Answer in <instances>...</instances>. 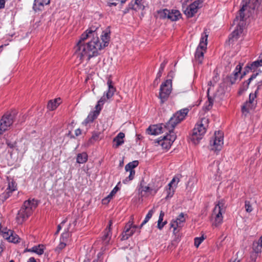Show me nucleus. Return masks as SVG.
<instances>
[{
    "label": "nucleus",
    "mask_w": 262,
    "mask_h": 262,
    "mask_svg": "<svg viewBox=\"0 0 262 262\" xmlns=\"http://www.w3.org/2000/svg\"><path fill=\"white\" fill-rule=\"evenodd\" d=\"M97 30L92 28L86 30L80 36V38L75 47V51L82 60L86 59L89 60L92 57L98 55L99 51L107 47L110 40V30L107 28L102 32L101 40L100 42L97 34Z\"/></svg>",
    "instance_id": "f257e3e1"
},
{
    "label": "nucleus",
    "mask_w": 262,
    "mask_h": 262,
    "mask_svg": "<svg viewBox=\"0 0 262 262\" xmlns=\"http://www.w3.org/2000/svg\"><path fill=\"white\" fill-rule=\"evenodd\" d=\"M189 111L188 108H184L177 112L170 118L168 122L164 125V127L168 130L169 134L162 138L161 137L157 141L158 144L161 146L163 148L168 149L170 147L177 138L173 132L174 127L185 119Z\"/></svg>",
    "instance_id": "f03ea898"
},
{
    "label": "nucleus",
    "mask_w": 262,
    "mask_h": 262,
    "mask_svg": "<svg viewBox=\"0 0 262 262\" xmlns=\"http://www.w3.org/2000/svg\"><path fill=\"white\" fill-rule=\"evenodd\" d=\"M37 206V202L35 199H29L26 201L16 217L17 223L22 224L31 214L33 209H35Z\"/></svg>",
    "instance_id": "7ed1b4c3"
},
{
    "label": "nucleus",
    "mask_w": 262,
    "mask_h": 262,
    "mask_svg": "<svg viewBox=\"0 0 262 262\" xmlns=\"http://www.w3.org/2000/svg\"><path fill=\"white\" fill-rule=\"evenodd\" d=\"M208 123V119L204 118L195 125L193 129L191 137V140L194 144L198 143L205 134Z\"/></svg>",
    "instance_id": "20e7f679"
},
{
    "label": "nucleus",
    "mask_w": 262,
    "mask_h": 262,
    "mask_svg": "<svg viewBox=\"0 0 262 262\" xmlns=\"http://www.w3.org/2000/svg\"><path fill=\"white\" fill-rule=\"evenodd\" d=\"M224 201L221 200L218 202L213 209L212 215L214 217V221L213 223V225L215 227L221 225L222 223V211L224 209Z\"/></svg>",
    "instance_id": "39448f33"
},
{
    "label": "nucleus",
    "mask_w": 262,
    "mask_h": 262,
    "mask_svg": "<svg viewBox=\"0 0 262 262\" xmlns=\"http://www.w3.org/2000/svg\"><path fill=\"white\" fill-rule=\"evenodd\" d=\"M171 89L172 81L170 79L166 80L161 84L160 89L159 98L162 103H163L167 99L171 93Z\"/></svg>",
    "instance_id": "423d86ee"
},
{
    "label": "nucleus",
    "mask_w": 262,
    "mask_h": 262,
    "mask_svg": "<svg viewBox=\"0 0 262 262\" xmlns=\"http://www.w3.org/2000/svg\"><path fill=\"white\" fill-rule=\"evenodd\" d=\"M210 149L214 151H220L223 144V134L221 132L214 133V138L210 141Z\"/></svg>",
    "instance_id": "0eeeda50"
},
{
    "label": "nucleus",
    "mask_w": 262,
    "mask_h": 262,
    "mask_svg": "<svg viewBox=\"0 0 262 262\" xmlns=\"http://www.w3.org/2000/svg\"><path fill=\"white\" fill-rule=\"evenodd\" d=\"M15 118L14 114L5 115L3 116L0 121V135L7 130L14 121Z\"/></svg>",
    "instance_id": "6e6552de"
},
{
    "label": "nucleus",
    "mask_w": 262,
    "mask_h": 262,
    "mask_svg": "<svg viewBox=\"0 0 262 262\" xmlns=\"http://www.w3.org/2000/svg\"><path fill=\"white\" fill-rule=\"evenodd\" d=\"M139 164V162L137 160L128 163L125 167V169L126 172H129V175L124 180H123V183L124 184L127 183L129 181L134 179L135 175V171L134 168L136 167Z\"/></svg>",
    "instance_id": "1a4fd4ad"
},
{
    "label": "nucleus",
    "mask_w": 262,
    "mask_h": 262,
    "mask_svg": "<svg viewBox=\"0 0 262 262\" xmlns=\"http://www.w3.org/2000/svg\"><path fill=\"white\" fill-rule=\"evenodd\" d=\"M202 0L194 1L184 10V14L188 17H192L197 12L198 9L202 7Z\"/></svg>",
    "instance_id": "9d476101"
},
{
    "label": "nucleus",
    "mask_w": 262,
    "mask_h": 262,
    "mask_svg": "<svg viewBox=\"0 0 262 262\" xmlns=\"http://www.w3.org/2000/svg\"><path fill=\"white\" fill-rule=\"evenodd\" d=\"M137 228L136 225H133L132 222H128L124 228V231L122 233L121 240H126L132 236Z\"/></svg>",
    "instance_id": "9b49d317"
},
{
    "label": "nucleus",
    "mask_w": 262,
    "mask_h": 262,
    "mask_svg": "<svg viewBox=\"0 0 262 262\" xmlns=\"http://www.w3.org/2000/svg\"><path fill=\"white\" fill-rule=\"evenodd\" d=\"M247 7V3L243 4L242 8L239 10L238 14L236 16V17L233 20V24L234 25H241L244 26L245 25V13Z\"/></svg>",
    "instance_id": "f8f14e48"
},
{
    "label": "nucleus",
    "mask_w": 262,
    "mask_h": 262,
    "mask_svg": "<svg viewBox=\"0 0 262 262\" xmlns=\"http://www.w3.org/2000/svg\"><path fill=\"white\" fill-rule=\"evenodd\" d=\"M159 189L158 187H149L148 186H144V181L142 180L140 185V187L139 188V193L141 195L143 196L144 194L143 192H149L150 193L155 194L157 193L158 190Z\"/></svg>",
    "instance_id": "ddd939ff"
},
{
    "label": "nucleus",
    "mask_w": 262,
    "mask_h": 262,
    "mask_svg": "<svg viewBox=\"0 0 262 262\" xmlns=\"http://www.w3.org/2000/svg\"><path fill=\"white\" fill-rule=\"evenodd\" d=\"M113 224L112 221L110 220L108 226L106 228L104 232V235L102 237V239L104 245L108 244L112 237V232L111 226Z\"/></svg>",
    "instance_id": "4468645a"
},
{
    "label": "nucleus",
    "mask_w": 262,
    "mask_h": 262,
    "mask_svg": "<svg viewBox=\"0 0 262 262\" xmlns=\"http://www.w3.org/2000/svg\"><path fill=\"white\" fill-rule=\"evenodd\" d=\"M185 222V218L184 217V213H181L176 220L171 223V227L173 228L174 231L177 227H181L183 224Z\"/></svg>",
    "instance_id": "2eb2a0df"
},
{
    "label": "nucleus",
    "mask_w": 262,
    "mask_h": 262,
    "mask_svg": "<svg viewBox=\"0 0 262 262\" xmlns=\"http://www.w3.org/2000/svg\"><path fill=\"white\" fill-rule=\"evenodd\" d=\"M262 66V58L261 59H258L254 62H253L250 64H248L246 67L245 71L243 73V75L241 76L242 78L244 75L246 74L247 72H249V70H255L256 68Z\"/></svg>",
    "instance_id": "dca6fc26"
},
{
    "label": "nucleus",
    "mask_w": 262,
    "mask_h": 262,
    "mask_svg": "<svg viewBox=\"0 0 262 262\" xmlns=\"http://www.w3.org/2000/svg\"><path fill=\"white\" fill-rule=\"evenodd\" d=\"M149 135H158L162 132V127L161 125H153L150 126L146 130Z\"/></svg>",
    "instance_id": "f3484780"
},
{
    "label": "nucleus",
    "mask_w": 262,
    "mask_h": 262,
    "mask_svg": "<svg viewBox=\"0 0 262 262\" xmlns=\"http://www.w3.org/2000/svg\"><path fill=\"white\" fill-rule=\"evenodd\" d=\"M99 113V110H97L96 109L95 111L91 112L83 121V124L87 125L88 123L93 122V121L97 117Z\"/></svg>",
    "instance_id": "a211bd4d"
},
{
    "label": "nucleus",
    "mask_w": 262,
    "mask_h": 262,
    "mask_svg": "<svg viewBox=\"0 0 262 262\" xmlns=\"http://www.w3.org/2000/svg\"><path fill=\"white\" fill-rule=\"evenodd\" d=\"M236 29L232 32L229 37V40L237 39L239 35L242 33L244 26L241 25H236Z\"/></svg>",
    "instance_id": "6ab92c4d"
},
{
    "label": "nucleus",
    "mask_w": 262,
    "mask_h": 262,
    "mask_svg": "<svg viewBox=\"0 0 262 262\" xmlns=\"http://www.w3.org/2000/svg\"><path fill=\"white\" fill-rule=\"evenodd\" d=\"M205 34L204 36H202L199 45L196 48V49H198L199 50H203V51L206 52V50L207 49V38L208 35L205 32Z\"/></svg>",
    "instance_id": "aec40b11"
},
{
    "label": "nucleus",
    "mask_w": 262,
    "mask_h": 262,
    "mask_svg": "<svg viewBox=\"0 0 262 262\" xmlns=\"http://www.w3.org/2000/svg\"><path fill=\"white\" fill-rule=\"evenodd\" d=\"M61 103V99L60 98H56L54 100H51L49 101L47 108L50 111H53L55 110Z\"/></svg>",
    "instance_id": "412c9836"
},
{
    "label": "nucleus",
    "mask_w": 262,
    "mask_h": 262,
    "mask_svg": "<svg viewBox=\"0 0 262 262\" xmlns=\"http://www.w3.org/2000/svg\"><path fill=\"white\" fill-rule=\"evenodd\" d=\"M125 137L124 133L120 132L114 138L113 141L116 143L115 147L117 148L124 143L123 138Z\"/></svg>",
    "instance_id": "4be33fe9"
},
{
    "label": "nucleus",
    "mask_w": 262,
    "mask_h": 262,
    "mask_svg": "<svg viewBox=\"0 0 262 262\" xmlns=\"http://www.w3.org/2000/svg\"><path fill=\"white\" fill-rule=\"evenodd\" d=\"M181 13L177 10H170V14H168L167 18L171 21H177L181 17Z\"/></svg>",
    "instance_id": "5701e85b"
},
{
    "label": "nucleus",
    "mask_w": 262,
    "mask_h": 262,
    "mask_svg": "<svg viewBox=\"0 0 262 262\" xmlns=\"http://www.w3.org/2000/svg\"><path fill=\"white\" fill-rule=\"evenodd\" d=\"M120 184V182H119L118 183L117 185L116 186L115 188L112 190L110 193L106 198L102 200V202L103 204L108 203L110 201L113 196L116 193L117 191L119 190V188L118 185Z\"/></svg>",
    "instance_id": "b1692460"
},
{
    "label": "nucleus",
    "mask_w": 262,
    "mask_h": 262,
    "mask_svg": "<svg viewBox=\"0 0 262 262\" xmlns=\"http://www.w3.org/2000/svg\"><path fill=\"white\" fill-rule=\"evenodd\" d=\"M254 104H252L250 102H246L242 107V113L246 116L250 112V110L254 108Z\"/></svg>",
    "instance_id": "393cba45"
},
{
    "label": "nucleus",
    "mask_w": 262,
    "mask_h": 262,
    "mask_svg": "<svg viewBox=\"0 0 262 262\" xmlns=\"http://www.w3.org/2000/svg\"><path fill=\"white\" fill-rule=\"evenodd\" d=\"M1 227V225H0V234L2 235L5 239L9 242L11 235H12V230H8L7 228L2 230Z\"/></svg>",
    "instance_id": "a878e982"
},
{
    "label": "nucleus",
    "mask_w": 262,
    "mask_h": 262,
    "mask_svg": "<svg viewBox=\"0 0 262 262\" xmlns=\"http://www.w3.org/2000/svg\"><path fill=\"white\" fill-rule=\"evenodd\" d=\"M243 66V64H241L239 63L236 67L234 72L233 75L234 76L233 77H231L230 78V81L232 84L234 83L237 78L238 77V74L241 72V71L242 68V66Z\"/></svg>",
    "instance_id": "bb28decb"
},
{
    "label": "nucleus",
    "mask_w": 262,
    "mask_h": 262,
    "mask_svg": "<svg viewBox=\"0 0 262 262\" xmlns=\"http://www.w3.org/2000/svg\"><path fill=\"white\" fill-rule=\"evenodd\" d=\"M205 52L203 50H196L195 53V60L199 64H201L204 59V54Z\"/></svg>",
    "instance_id": "cd10ccee"
},
{
    "label": "nucleus",
    "mask_w": 262,
    "mask_h": 262,
    "mask_svg": "<svg viewBox=\"0 0 262 262\" xmlns=\"http://www.w3.org/2000/svg\"><path fill=\"white\" fill-rule=\"evenodd\" d=\"M88 160V155L86 152L78 154L77 156L76 161L78 163L83 164Z\"/></svg>",
    "instance_id": "c85d7f7f"
},
{
    "label": "nucleus",
    "mask_w": 262,
    "mask_h": 262,
    "mask_svg": "<svg viewBox=\"0 0 262 262\" xmlns=\"http://www.w3.org/2000/svg\"><path fill=\"white\" fill-rule=\"evenodd\" d=\"M7 180L8 181V186L7 190L12 193L13 191L16 190L17 185L13 180L8 178H7Z\"/></svg>",
    "instance_id": "c756f323"
},
{
    "label": "nucleus",
    "mask_w": 262,
    "mask_h": 262,
    "mask_svg": "<svg viewBox=\"0 0 262 262\" xmlns=\"http://www.w3.org/2000/svg\"><path fill=\"white\" fill-rule=\"evenodd\" d=\"M164 216V212L163 211H161L158 221V228L161 230L164 226L167 223L166 221L162 222L163 220V217Z\"/></svg>",
    "instance_id": "7c9ffc66"
},
{
    "label": "nucleus",
    "mask_w": 262,
    "mask_h": 262,
    "mask_svg": "<svg viewBox=\"0 0 262 262\" xmlns=\"http://www.w3.org/2000/svg\"><path fill=\"white\" fill-rule=\"evenodd\" d=\"M155 212V207H154L151 210H150L148 213L147 214L145 219L144 220V221H143V222L142 223V224H141L140 225V228L144 225L146 223H147L148 222V221L151 219V217H152V214H154V213Z\"/></svg>",
    "instance_id": "2f4dec72"
},
{
    "label": "nucleus",
    "mask_w": 262,
    "mask_h": 262,
    "mask_svg": "<svg viewBox=\"0 0 262 262\" xmlns=\"http://www.w3.org/2000/svg\"><path fill=\"white\" fill-rule=\"evenodd\" d=\"M158 16L161 19L167 18L168 14H170V10L167 9L160 10L158 11Z\"/></svg>",
    "instance_id": "473e14b6"
},
{
    "label": "nucleus",
    "mask_w": 262,
    "mask_h": 262,
    "mask_svg": "<svg viewBox=\"0 0 262 262\" xmlns=\"http://www.w3.org/2000/svg\"><path fill=\"white\" fill-rule=\"evenodd\" d=\"M43 246L39 245L38 246H34L31 249H29V251H32L37 253L38 255H41L43 253Z\"/></svg>",
    "instance_id": "72a5a7b5"
},
{
    "label": "nucleus",
    "mask_w": 262,
    "mask_h": 262,
    "mask_svg": "<svg viewBox=\"0 0 262 262\" xmlns=\"http://www.w3.org/2000/svg\"><path fill=\"white\" fill-rule=\"evenodd\" d=\"M258 75V73L253 74H252L251 77L249 78V79L247 80V82H245L243 84V90H246L249 86V85L251 81L254 78H256L257 75Z\"/></svg>",
    "instance_id": "f704fd0d"
},
{
    "label": "nucleus",
    "mask_w": 262,
    "mask_h": 262,
    "mask_svg": "<svg viewBox=\"0 0 262 262\" xmlns=\"http://www.w3.org/2000/svg\"><path fill=\"white\" fill-rule=\"evenodd\" d=\"M50 0H35L34 4V8L38 6H43L48 5L50 3Z\"/></svg>",
    "instance_id": "c9c22d12"
},
{
    "label": "nucleus",
    "mask_w": 262,
    "mask_h": 262,
    "mask_svg": "<svg viewBox=\"0 0 262 262\" xmlns=\"http://www.w3.org/2000/svg\"><path fill=\"white\" fill-rule=\"evenodd\" d=\"M105 101H106V98H105V96L104 95L98 101L97 104L96 105V107H95L96 109L97 110H99V112H100V111L101 110V108H102L101 106L104 104V103L105 102Z\"/></svg>",
    "instance_id": "e433bc0d"
},
{
    "label": "nucleus",
    "mask_w": 262,
    "mask_h": 262,
    "mask_svg": "<svg viewBox=\"0 0 262 262\" xmlns=\"http://www.w3.org/2000/svg\"><path fill=\"white\" fill-rule=\"evenodd\" d=\"M19 239L20 238L13 231H12V235H11L9 242L13 243H16L19 242Z\"/></svg>",
    "instance_id": "4c0bfd02"
},
{
    "label": "nucleus",
    "mask_w": 262,
    "mask_h": 262,
    "mask_svg": "<svg viewBox=\"0 0 262 262\" xmlns=\"http://www.w3.org/2000/svg\"><path fill=\"white\" fill-rule=\"evenodd\" d=\"M209 89L208 90V94H207L208 100V103H209L208 105L207 106V110H209L212 107V106L213 105L214 99H215V98H216L215 95L214 96V97L213 98L210 96L209 95Z\"/></svg>",
    "instance_id": "58836bf2"
},
{
    "label": "nucleus",
    "mask_w": 262,
    "mask_h": 262,
    "mask_svg": "<svg viewBox=\"0 0 262 262\" xmlns=\"http://www.w3.org/2000/svg\"><path fill=\"white\" fill-rule=\"evenodd\" d=\"M115 91V88L114 87H110L108 88V91L106 93V97L107 99L111 98Z\"/></svg>",
    "instance_id": "ea45409f"
},
{
    "label": "nucleus",
    "mask_w": 262,
    "mask_h": 262,
    "mask_svg": "<svg viewBox=\"0 0 262 262\" xmlns=\"http://www.w3.org/2000/svg\"><path fill=\"white\" fill-rule=\"evenodd\" d=\"M245 207L246 209V211L247 212H251L253 210V208L250 204V202L248 201H246L245 202Z\"/></svg>",
    "instance_id": "a19ab883"
},
{
    "label": "nucleus",
    "mask_w": 262,
    "mask_h": 262,
    "mask_svg": "<svg viewBox=\"0 0 262 262\" xmlns=\"http://www.w3.org/2000/svg\"><path fill=\"white\" fill-rule=\"evenodd\" d=\"M11 193V192H10L9 191H8L6 192L2 193L0 195V200H1L2 202H4L10 196Z\"/></svg>",
    "instance_id": "79ce46f5"
},
{
    "label": "nucleus",
    "mask_w": 262,
    "mask_h": 262,
    "mask_svg": "<svg viewBox=\"0 0 262 262\" xmlns=\"http://www.w3.org/2000/svg\"><path fill=\"white\" fill-rule=\"evenodd\" d=\"M252 248L253 252L252 253H256V255L257 256L258 253L260 252L262 248L260 247V245H257V246L256 245H255V242H254L253 243Z\"/></svg>",
    "instance_id": "37998d69"
},
{
    "label": "nucleus",
    "mask_w": 262,
    "mask_h": 262,
    "mask_svg": "<svg viewBox=\"0 0 262 262\" xmlns=\"http://www.w3.org/2000/svg\"><path fill=\"white\" fill-rule=\"evenodd\" d=\"M204 237L203 236L201 237H195L194 239V245L198 247L199 245L201 244V243L204 240Z\"/></svg>",
    "instance_id": "c03bdc74"
},
{
    "label": "nucleus",
    "mask_w": 262,
    "mask_h": 262,
    "mask_svg": "<svg viewBox=\"0 0 262 262\" xmlns=\"http://www.w3.org/2000/svg\"><path fill=\"white\" fill-rule=\"evenodd\" d=\"M176 181L177 182V183H178L179 182V178L177 177H174V178H173V179H172L171 182L168 185V186L169 187V188H173L172 187V185Z\"/></svg>",
    "instance_id": "a18cd8bd"
},
{
    "label": "nucleus",
    "mask_w": 262,
    "mask_h": 262,
    "mask_svg": "<svg viewBox=\"0 0 262 262\" xmlns=\"http://www.w3.org/2000/svg\"><path fill=\"white\" fill-rule=\"evenodd\" d=\"M257 257L256 253H251L247 262H255Z\"/></svg>",
    "instance_id": "49530a36"
},
{
    "label": "nucleus",
    "mask_w": 262,
    "mask_h": 262,
    "mask_svg": "<svg viewBox=\"0 0 262 262\" xmlns=\"http://www.w3.org/2000/svg\"><path fill=\"white\" fill-rule=\"evenodd\" d=\"M174 189L173 188H168V190H167V196L166 198H171L173 196L174 194Z\"/></svg>",
    "instance_id": "de8ad7c7"
},
{
    "label": "nucleus",
    "mask_w": 262,
    "mask_h": 262,
    "mask_svg": "<svg viewBox=\"0 0 262 262\" xmlns=\"http://www.w3.org/2000/svg\"><path fill=\"white\" fill-rule=\"evenodd\" d=\"M256 95L255 94H250L249 95V100L248 102H251V104H254V105L255 106L256 103L254 102V99H255V98L256 97Z\"/></svg>",
    "instance_id": "09e8293b"
},
{
    "label": "nucleus",
    "mask_w": 262,
    "mask_h": 262,
    "mask_svg": "<svg viewBox=\"0 0 262 262\" xmlns=\"http://www.w3.org/2000/svg\"><path fill=\"white\" fill-rule=\"evenodd\" d=\"M162 72H163V71H161L159 70V72H158V73L157 74L156 78L154 81L155 83H156V82H157V84L158 83V80H159L160 77H161Z\"/></svg>",
    "instance_id": "8fccbe9b"
},
{
    "label": "nucleus",
    "mask_w": 262,
    "mask_h": 262,
    "mask_svg": "<svg viewBox=\"0 0 262 262\" xmlns=\"http://www.w3.org/2000/svg\"><path fill=\"white\" fill-rule=\"evenodd\" d=\"M142 1L141 0H135V4L137 5L138 7L140 9L143 7L144 8V6L141 3Z\"/></svg>",
    "instance_id": "3c124183"
},
{
    "label": "nucleus",
    "mask_w": 262,
    "mask_h": 262,
    "mask_svg": "<svg viewBox=\"0 0 262 262\" xmlns=\"http://www.w3.org/2000/svg\"><path fill=\"white\" fill-rule=\"evenodd\" d=\"M167 61L166 60H164L160 65V67L159 69V70L161 71H163L164 68L165 67V65L166 64Z\"/></svg>",
    "instance_id": "603ef678"
},
{
    "label": "nucleus",
    "mask_w": 262,
    "mask_h": 262,
    "mask_svg": "<svg viewBox=\"0 0 262 262\" xmlns=\"http://www.w3.org/2000/svg\"><path fill=\"white\" fill-rule=\"evenodd\" d=\"M260 245V247L262 248V235L260 236L258 241H255V245Z\"/></svg>",
    "instance_id": "864d4df0"
},
{
    "label": "nucleus",
    "mask_w": 262,
    "mask_h": 262,
    "mask_svg": "<svg viewBox=\"0 0 262 262\" xmlns=\"http://www.w3.org/2000/svg\"><path fill=\"white\" fill-rule=\"evenodd\" d=\"M99 134L98 133H95V134H93L92 137V139L95 140H96L98 139V138H99Z\"/></svg>",
    "instance_id": "5fc2aeb1"
},
{
    "label": "nucleus",
    "mask_w": 262,
    "mask_h": 262,
    "mask_svg": "<svg viewBox=\"0 0 262 262\" xmlns=\"http://www.w3.org/2000/svg\"><path fill=\"white\" fill-rule=\"evenodd\" d=\"M5 0H0V9L5 8Z\"/></svg>",
    "instance_id": "6e6d98bb"
},
{
    "label": "nucleus",
    "mask_w": 262,
    "mask_h": 262,
    "mask_svg": "<svg viewBox=\"0 0 262 262\" xmlns=\"http://www.w3.org/2000/svg\"><path fill=\"white\" fill-rule=\"evenodd\" d=\"M66 244L64 243L61 242L58 246V248L60 249H62L66 247Z\"/></svg>",
    "instance_id": "4d7b16f0"
},
{
    "label": "nucleus",
    "mask_w": 262,
    "mask_h": 262,
    "mask_svg": "<svg viewBox=\"0 0 262 262\" xmlns=\"http://www.w3.org/2000/svg\"><path fill=\"white\" fill-rule=\"evenodd\" d=\"M81 134V130L79 128H78L75 130V134L76 136H78Z\"/></svg>",
    "instance_id": "13d9d810"
},
{
    "label": "nucleus",
    "mask_w": 262,
    "mask_h": 262,
    "mask_svg": "<svg viewBox=\"0 0 262 262\" xmlns=\"http://www.w3.org/2000/svg\"><path fill=\"white\" fill-rule=\"evenodd\" d=\"M262 84L260 83L259 82L257 83V87L256 90L255 91V94L256 95L257 93L258 92V90L260 89V86H261Z\"/></svg>",
    "instance_id": "bf43d9fd"
},
{
    "label": "nucleus",
    "mask_w": 262,
    "mask_h": 262,
    "mask_svg": "<svg viewBox=\"0 0 262 262\" xmlns=\"http://www.w3.org/2000/svg\"><path fill=\"white\" fill-rule=\"evenodd\" d=\"M7 145L10 147L11 148H13L14 147V144L10 142L7 141Z\"/></svg>",
    "instance_id": "052dcab7"
},
{
    "label": "nucleus",
    "mask_w": 262,
    "mask_h": 262,
    "mask_svg": "<svg viewBox=\"0 0 262 262\" xmlns=\"http://www.w3.org/2000/svg\"><path fill=\"white\" fill-rule=\"evenodd\" d=\"M28 262H36V261L34 257H32L28 259Z\"/></svg>",
    "instance_id": "680f3d73"
},
{
    "label": "nucleus",
    "mask_w": 262,
    "mask_h": 262,
    "mask_svg": "<svg viewBox=\"0 0 262 262\" xmlns=\"http://www.w3.org/2000/svg\"><path fill=\"white\" fill-rule=\"evenodd\" d=\"M112 81L111 80H108L107 81V84H108V88H110V87H113V86L112 85Z\"/></svg>",
    "instance_id": "e2e57ef3"
},
{
    "label": "nucleus",
    "mask_w": 262,
    "mask_h": 262,
    "mask_svg": "<svg viewBox=\"0 0 262 262\" xmlns=\"http://www.w3.org/2000/svg\"><path fill=\"white\" fill-rule=\"evenodd\" d=\"M77 224V219H75V220L73 221V222L72 224H70L69 226H71L73 225L74 226H75Z\"/></svg>",
    "instance_id": "0e129e2a"
},
{
    "label": "nucleus",
    "mask_w": 262,
    "mask_h": 262,
    "mask_svg": "<svg viewBox=\"0 0 262 262\" xmlns=\"http://www.w3.org/2000/svg\"><path fill=\"white\" fill-rule=\"evenodd\" d=\"M123 164H124V160H123V159H122V160L120 161L119 166L120 167H122L123 166Z\"/></svg>",
    "instance_id": "69168bd1"
},
{
    "label": "nucleus",
    "mask_w": 262,
    "mask_h": 262,
    "mask_svg": "<svg viewBox=\"0 0 262 262\" xmlns=\"http://www.w3.org/2000/svg\"><path fill=\"white\" fill-rule=\"evenodd\" d=\"M117 5V4L116 3H110V6H116Z\"/></svg>",
    "instance_id": "338daca9"
},
{
    "label": "nucleus",
    "mask_w": 262,
    "mask_h": 262,
    "mask_svg": "<svg viewBox=\"0 0 262 262\" xmlns=\"http://www.w3.org/2000/svg\"><path fill=\"white\" fill-rule=\"evenodd\" d=\"M61 229V224L59 225L57 227V230L60 231Z\"/></svg>",
    "instance_id": "774afa93"
}]
</instances>
